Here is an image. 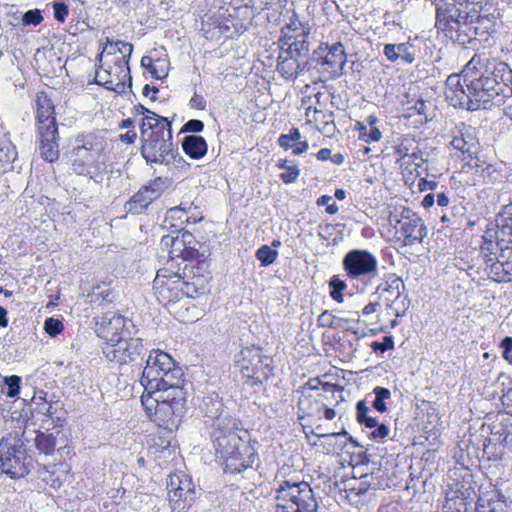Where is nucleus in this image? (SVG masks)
I'll return each instance as SVG.
<instances>
[{
  "label": "nucleus",
  "mask_w": 512,
  "mask_h": 512,
  "mask_svg": "<svg viewBox=\"0 0 512 512\" xmlns=\"http://www.w3.org/2000/svg\"><path fill=\"white\" fill-rule=\"evenodd\" d=\"M235 366L243 377L256 383L267 381L272 373V359L263 354L259 347H244L235 355Z\"/></svg>",
  "instance_id": "nucleus-11"
},
{
  "label": "nucleus",
  "mask_w": 512,
  "mask_h": 512,
  "mask_svg": "<svg viewBox=\"0 0 512 512\" xmlns=\"http://www.w3.org/2000/svg\"><path fill=\"white\" fill-rule=\"evenodd\" d=\"M476 512H507L505 497L497 490H491L479 496L475 507Z\"/></svg>",
  "instance_id": "nucleus-22"
},
{
  "label": "nucleus",
  "mask_w": 512,
  "mask_h": 512,
  "mask_svg": "<svg viewBox=\"0 0 512 512\" xmlns=\"http://www.w3.org/2000/svg\"><path fill=\"white\" fill-rule=\"evenodd\" d=\"M291 53L280 49L277 59V71L285 79H296L308 65V60H303Z\"/></svg>",
  "instance_id": "nucleus-20"
},
{
  "label": "nucleus",
  "mask_w": 512,
  "mask_h": 512,
  "mask_svg": "<svg viewBox=\"0 0 512 512\" xmlns=\"http://www.w3.org/2000/svg\"><path fill=\"white\" fill-rule=\"evenodd\" d=\"M150 201L144 194V192L139 189L137 193H135L126 203L125 209L127 212L132 213L134 215H139L143 213L150 205Z\"/></svg>",
  "instance_id": "nucleus-34"
},
{
  "label": "nucleus",
  "mask_w": 512,
  "mask_h": 512,
  "mask_svg": "<svg viewBox=\"0 0 512 512\" xmlns=\"http://www.w3.org/2000/svg\"><path fill=\"white\" fill-rule=\"evenodd\" d=\"M105 146V138L100 132L79 134L67 153L72 171L88 176L95 183H102L107 169L102 159Z\"/></svg>",
  "instance_id": "nucleus-4"
},
{
  "label": "nucleus",
  "mask_w": 512,
  "mask_h": 512,
  "mask_svg": "<svg viewBox=\"0 0 512 512\" xmlns=\"http://www.w3.org/2000/svg\"><path fill=\"white\" fill-rule=\"evenodd\" d=\"M503 443L509 449H512V422L507 428L503 431Z\"/></svg>",
  "instance_id": "nucleus-64"
},
{
  "label": "nucleus",
  "mask_w": 512,
  "mask_h": 512,
  "mask_svg": "<svg viewBox=\"0 0 512 512\" xmlns=\"http://www.w3.org/2000/svg\"><path fill=\"white\" fill-rule=\"evenodd\" d=\"M483 0H440L436 6V28L462 46L485 36L494 26L493 15H481Z\"/></svg>",
  "instance_id": "nucleus-2"
},
{
  "label": "nucleus",
  "mask_w": 512,
  "mask_h": 512,
  "mask_svg": "<svg viewBox=\"0 0 512 512\" xmlns=\"http://www.w3.org/2000/svg\"><path fill=\"white\" fill-rule=\"evenodd\" d=\"M189 104H190L191 108L198 109V110H205V108H206L205 98L202 95L197 94L196 92L191 97Z\"/></svg>",
  "instance_id": "nucleus-61"
},
{
  "label": "nucleus",
  "mask_w": 512,
  "mask_h": 512,
  "mask_svg": "<svg viewBox=\"0 0 512 512\" xmlns=\"http://www.w3.org/2000/svg\"><path fill=\"white\" fill-rule=\"evenodd\" d=\"M389 223L395 229L399 239H403L406 246L421 243L427 235V228L423 220L410 208L402 207L389 215Z\"/></svg>",
  "instance_id": "nucleus-14"
},
{
  "label": "nucleus",
  "mask_w": 512,
  "mask_h": 512,
  "mask_svg": "<svg viewBox=\"0 0 512 512\" xmlns=\"http://www.w3.org/2000/svg\"><path fill=\"white\" fill-rule=\"evenodd\" d=\"M141 155L150 165L160 164L169 166L183 161L172 143L171 122L152 113L140 122Z\"/></svg>",
  "instance_id": "nucleus-3"
},
{
  "label": "nucleus",
  "mask_w": 512,
  "mask_h": 512,
  "mask_svg": "<svg viewBox=\"0 0 512 512\" xmlns=\"http://www.w3.org/2000/svg\"><path fill=\"white\" fill-rule=\"evenodd\" d=\"M141 66L147 69L155 79H164L168 75V63L166 60H153L149 56H143Z\"/></svg>",
  "instance_id": "nucleus-31"
},
{
  "label": "nucleus",
  "mask_w": 512,
  "mask_h": 512,
  "mask_svg": "<svg viewBox=\"0 0 512 512\" xmlns=\"http://www.w3.org/2000/svg\"><path fill=\"white\" fill-rule=\"evenodd\" d=\"M63 323L59 319L55 318H48L46 319L44 323V329L47 334H49L52 337L57 336L63 331Z\"/></svg>",
  "instance_id": "nucleus-47"
},
{
  "label": "nucleus",
  "mask_w": 512,
  "mask_h": 512,
  "mask_svg": "<svg viewBox=\"0 0 512 512\" xmlns=\"http://www.w3.org/2000/svg\"><path fill=\"white\" fill-rule=\"evenodd\" d=\"M182 149L191 159H201L207 153L206 140L199 135H188L182 140Z\"/></svg>",
  "instance_id": "nucleus-25"
},
{
  "label": "nucleus",
  "mask_w": 512,
  "mask_h": 512,
  "mask_svg": "<svg viewBox=\"0 0 512 512\" xmlns=\"http://www.w3.org/2000/svg\"><path fill=\"white\" fill-rule=\"evenodd\" d=\"M45 395H46V393L41 391L40 395L38 397L34 396V398H33V401L36 405V408H35L36 411L43 415H44L45 409H47L46 407H48V405H49V403L46 401Z\"/></svg>",
  "instance_id": "nucleus-62"
},
{
  "label": "nucleus",
  "mask_w": 512,
  "mask_h": 512,
  "mask_svg": "<svg viewBox=\"0 0 512 512\" xmlns=\"http://www.w3.org/2000/svg\"><path fill=\"white\" fill-rule=\"evenodd\" d=\"M174 236L175 233L173 231L170 234L164 235L160 241L161 250L166 251L168 255L170 254V250L172 249L174 244Z\"/></svg>",
  "instance_id": "nucleus-60"
},
{
  "label": "nucleus",
  "mask_w": 512,
  "mask_h": 512,
  "mask_svg": "<svg viewBox=\"0 0 512 512\" xmlns=\"http://www.w3.org/2000/svg\"><path fill=\"white\" fill-rule=\"evenodd\" d=\"M308 385L310 386V388L312 390H316L319 388V386L321 385L322 386V389L324 390V392L326 393H334L335 391H339V386L335 385V384H331V383H321V381L318 379V378H314V379H311L309 382H308Z\"/></svg>",
  "instance_id": "nucleus-53"
},
{
  "label": "nucleus",
  "mask_w": 512,
  "mask_h": 512,
  "mask_svg": "<svg viewBox=\"0 0 512 512\" xmlns=\"http://www.w3.org/2000/svg\"><path fill=\"white\" fill-rule=\"evenodd\" d=\"M281 31L297 32L300 33V35L310 33V29L304 27V25L297 18H291L290 22L284 26Z\"/></svg>",
  "instance_id": "nucleus-51"
},
{
  "label": "nucleus",
  "mask_w": 512,
  "mask_h": 512,
  "mask_svg": "<svg viewBox=\"0 0 512 512\" xmlns=\"http://www.w3.org/2000/svg\"><path fill=\"white\" fill-rule=\"evenodd\" d=\"M4 383L6 384L7 396L10 398L16 397L20 392V383L21 378L17 375H12L4 378Z\"/></svg>",
  "instance_id": "nucleus-46"
},
{
  "label": "nucleus",
  "mask_w": 512,
  "mask_h": 512,
  "mask_svg": "<svg viewBox=\"0 0 512 512\" xmlns=\"http://www.w3.org/2000/svg\"><path fill=\"white\" fill-rule=\"evenodd\" d=\"M43 21V16L39 9H31L24 13L22 22L24 25L37 26Z\"/></svg>",
  "instance_id": "nucleus-48"
},
{
  "label": "nucleus",
  "mask_w": 512,
  "mask_h": 512,
  "mask_svg": "<svg viewBox=\"0 0 512 512\" xmlns=\"http://www.w3.org/2000/svg\"><path fill=\"white\" fill-rule=\"evenodd\" d=\"M140 384L144 391L141 396V403L145 410L149 413L154 411L155 421L158 425L169 431L177 430L180 426L184 411H176L173 401L166 399L163 392L159 390L148 389L146 381L140 380Z\"/></svg>",
  "instance_id": "nucleus-8"
},
{
  "label": "nucleus",
  "mask_w": 512,
  "mask_h": 512,
  "mask_svg": "<svg viewBox=\"0 0 512 512\" xmlns=\"http://www.w3.org/2000/svg\"><path fill=\"white\" fill-rule=\"evenodd\" d=\"M277 166L280 169H284L286 171V172H283L280 174V179L284 183H286V184L293 183L297 180V178L300 174V170L298 169V167L295 164H289L288 160L281 159L278 161Z\"/></svg>",
  "instance_id": "nucleus-38"
},
{
  "label": "nucleus",
  "mask_w": 512,
  "mask_h": 512,
  "mask_svg": "<svg viewBox=\"0 0 512 512\" xmlns=\"http://www.w3.org/2000/svg\"><path fill=\"white\" fill-rule=\"evenodd\" d=\"M495 260H500L502 263L503 273L498 276V282H510L512 281V264L506 259V256L501 252L495 256Z\"/></svg>",
  "instance_id": "nucleus-44"
},
{
  "label": "nucleus",
  "mask_w": 512,
  "mask_h": 512,
  "mask_svg": "<svg viewBox=\"0 0 512 512\" xmlns=\"http://www.w3.org/2000/svg\"><path fill=\"white\" fill-rule=\"evenodd\" d=\"M125 323L126 319L122 315L108 311L97 319V332L105 340L104 343H116L117 340L123 338Z\"/></svg>",
  "instance_id": "nucleus-18"
},
{
  "label": "nucleus",
  "mask_w": 512,
  "mask_h": 512,
  "mask_svg": "<svg viewBox=\"0 0 512 512\" xmlns=\"http://www.w3.org/2000/svg\"><path fill=\"white\" fill-rule=\"evenodd\" d=\"M119 46L120 45L118 44V40L113 41L109 37H106V44H105V46H103L102 50L96 57L97 63L102 62L103 56L105 53H106L107 58H109V57L113 58L115 56H118L119 55Z\"/></svg>",
  "instance_id": "nucleus-43"
},
{
  "label": "nucleus",
  "mask_w": 512,
  "mask_h": 512,
  "mask_svg": "<svg viewBox=\"0 0 512 512\" xmlns=\"http://www.w3.org/2000/svg\"><path fill=\"white\" fill-rule=\"evenodd\" d=\"M183 376L184 373L182 369L176 366L174 362L173 368H166L165 372L160 373L158 377L154 378L150 384H148V389L162 391L166 399H170L173 401V404H176L174 406L176 411L186 412L187 391Z\"/></svg>",
  "instance_id": "nucleus-10"
},
{
  "label": "nucleus",
  "mask_w": 512,
  "mask_h": 512,
  "mask_svg": "<svg viewBox=\"0 0 512 512\" xmlns=\"http://www.w3.org/2000/svg\"><path fill=\"white\" fill-rule=\"evenodd\" d=\"M37 121L38 130L41 127H50V125L57 126L54 116V105L52 101L44 93L37 95Z\"/></svg>",
  "instance_id": "nucleus-23"
},
{
  "label": "nucleus",
  "mask_w": 512,
  "mask_h": 512,
  "mask_svg": "<svg viewBox=\"0 0 512 512\" xmlns=\"http://www.w3.org/2000/svg\"><path fill=\"white\" fill-rule=\"evenodd\" d=\"M241 435H230V438L212 439L216 456L224 461L225 473H242L252 467L256 460V452L250 444L247 430H240Z\"/></svg>",
  "instance_id": "nucleus-5"
},
{
  "label": "nucleus",
  "mask_w": 512,
  "mask_h": 512,
  "mask_svg": "<svg viewBox=\"0 0 512 512\" xmlns=\"http://www.w3.org/2000/svg\"><path fill=\"white\" fill-rule=\"evenodd\" d=\"M451 145L454 149L467 153L469 157H472L477 148L476 140L467 131L461 133L460 136L453 137Z\"/></svg>",
  "instance_id": "nucleus-35"
},
{
  "label": "nucleus",
  "mask_w": 512,
  "mask_h": 512,
  "mask_svg": "<svg viewBox=\"0 0 512 512\" xmlns=\"http://www.w3.org/2000/svg\"><path fill=\"white\" fill-rule=\"evenodd\" d=\"M501 347L503 348V357L510 364H512V337L506 336L501 341Z\"/></svg>",
  "instance_id": "nucleus-57"
},
{
  "label": "nucleus",
  "mask_w": 512,
  "mask_h": 512,
  "mask_svg": "<svg viewBox=\"0 0 512 512\" xmlns=\"http://www.w3.org/2000/svg\"><path fill=\"white\" fill-rule=\"evenodd\" d=\"M482 253L485 254L487 259V263L491 262L490 265V274L492 275V278L498 282V276H501L503 273L502 263L500 260H495V257H491V255H497L493 248V242L492 241H485L484 244L481 247Z\"/></svg>",
  "instance_id": "nucleus-36"
},
{
  "label": "nucleus",
  "mask_w": 512,
  "mask_h": 512,
  "mask_svg": "<svg viewBox=\"0 0 512 512\" xmlns=\"http://www.w3.org/2000/svg\"><path fill=\"white\" fill-rule=\"evenodd\" d=\"M203 129H204V123L201 120L191 119L183 125L181 131L182 132L199 133V132H202Z\"/></svg>",
  "instance_id": "nucleus-55"
},
{
  "label": "nucleus",
  "mask_w": 512,
  "mask_h": 512,
  "mask_svg": "<svg viewBox=\"0 0 512 512\" xmlns=\"http://www.w3.org/2000/svg\"><path fill=\"white\" fill-rule=\"evenodd\" d=\"M512 69L486 53L474 54L461 72L448 76L446 99L468 111L489 110L512 95Z\"/></svg>",
  "instance_id": "nucleus-1"
},
{
  "label": "nucleus",
  "mask_w": 512,
  "mask_h": 512,
  "mask_svg": "<svg viewBox=\"0 0 512 512\" xmlns=\"http://www.w3.org/2000/svg\"><path fill=\"white\" fill-rule=\"evenodd\" d=\"M301 138V134L298 128H291L289 130L288 134H282L279 139L278 143L279 146L282 147L285 150H288L293 147L294 143L298 142Z\"/></svg>",
  "instance_id": "nucleus-42"
},
{
  "label": "nucleus",
  "mask_w": 512,
  "mask_h": 512,
  "mask_svg": "<svg viewBox=\"0 0 512 512\" xmlns=\"http://www.w3.org/2000/svg\"><path fill=\"white\" fill-rule=\"evenodd\" d=\"M507 380V383H502L501 401L504 405H512V378L507 377Z\"/></svg>",
  "instance_id": "nucleus-54"
},
{
  "label": "nucleus",
  "mask_w": 512,
  "mask_h": 512,
  "mask_svg": "<svg viewBox=\"0 0 512 512\" xmlns=\"http://www.w3.org/2000/svg\"><path fill=\"white\" fill-rule=\"evenodd\" d=\"M119 46V55L115 56L114 58L120 60V63L129 65L132 52H133V45L129 42H124L121 40H118Z\"/></svg>",
  "instance_id": "nucleus-45"
},
{
  "label": "nucleus",
  "mask_w": 512,
  "mask_h": 512,
  "mask_svg": "<svg viewBox=\"0 0 512 512\" xmlns=\"http://www.w3.org/2000/svg\"><path fill=\"white\" fill-rule=\"evenodd\" d=\"M370 411L369 407L366 405L364 400H360L356 404V418L357 421L363 422V420L369 417L368 412Z\"/></svg>",
  "instance_id": "nucleus-58"
},
{
  "label": "nucleus",
  "mask_w": 512,
  "mask_h": 512,
  "mask_svg": "<svg viewBox=\"0 0 512 512\" xmlns=\"http://www.w3.org/2000/svg\"><path fill=\"white\" fill-rule=\"evenodd\" d=\"M54 9V18L60 22L64 23L68 16V6L61 1H54L52 3Z\"/></svg>",
  "instance_id": "nucleus-50"
},
{
  "label": "nucleus",
  "mask_w": 512,
  "mask_h": 512,
  "mask_svg": "<svg viewBox=\"0 0 512 512\" xmlns=\"http://www.w3.org/2000/svg\"><path fill=\"white\" fill-rule=\"evenodd\" d=\"M17 152L11 143H5L0 146V172L6 171L12 162L16 159Z\"/></svg>",
  "instance_id": "nucleus-39"
},
{
  "label": "nucleus",
  "mask_w": 512,
  "mask_h": 512,
  "mask_svg": "<svg viewBox=\"0 0 512 512\" xmlns=\"http://www.w3.org/2000/svg\"><path fill=\"white\" fill-rule=\"evenodd\" d=\"M167 491L169 506L173 512H188L201 494V489L183 472L169 475Z\"/></svg>",
  "instance_id": "nucleus-12"
},
{
  "label": "nucleus",
  "mask_w": 512,
  "mask_h": 512,
  "mask_svg": "<svg viewBox=\"0 0 512 512\" xmlns=\"http://www.w3.org/2000/svg\"><path fill=\"white\" fill-rule=\"evenodd\" d=\"M510 244H512V224L505 223L498 227L496 231V242L493 243V247L500 252L503 249H509Z\"/></svg>",
  "instance_id": "nucleus-37"
},
{
  "label": "nucleus",
  "mask_w": 512,
  "mask_h": 512,
  "mask_svg": "<svg viewBox=\"0 0 512 512\" xmlns=\"http://www.w3.org/2000/svg\"><path fill=\"white\" fill-rule=\"evenodd\" d=\"M309 34L310 33H306L292 38L291 36H288V40L290 42L285 46H280V49L292 52L291 54L303 60H307L310 51V44L308 42Z\"/></svg>",
  "instance_id": "nucleus-27"
},
{
  "label": "nucleus",
  "mask_w": 512,
  "mask_h": 512,
  "mask_svg": "<svg viewBox=\"0 0 512 512\" xmlns=\"http://www.w3.org/2000/svg\"><path fill=\"white\" fill-rule=\"evenodd\" d=\"M169 180L167 178L156 177L148 182L147 185L141 187L150 203L157 200L168 187Z\"/></svg>",
  "instance_id": "nucleus-32"
},
{
  "label": "nucleus",
  "mask_w": 512,
  "mask_h": 512,
  "mask_svg": "<svg viewBox=\"0 0 512 512\" xmlns=\"http://www.w3.org/2000/svg\"><path fill=\"white\" fill-rule=\"evenodd\" d=\"M343 269L351 279L374 277L377 274L378 261L368 250L353 249L342 260Z\"/></svg>",
  "instance_id": "nucleus-16"
},
{
  "label": "nucleus",
  "mask_w": 512,
  "mask_h": 512,
  "mask_svg": "<svg viewBox=\"0 0 512 512\" xmlns=\"http://www.w3.org/2000/svg\"><path fill=\"white\" fill-rule=\"evenodd\" d=\"M102 352L106 359L120 366L132 364L140 370L143 366L147 349L141 338H121L116 343H104Z\"/></svg>",
  "instance_id": "nucleus-13"
},
{
  "label": "nucleus",
  "mask_w": 512,
  "mask_h": 512,
  "mask_svg": "<svg viewBox=\"0 0 512 512\" xmlns=\"http://www.w3.org/2000/svg\"><path fill=\"white\" fill-rule=\"evenodd\" d=\"M173 359L166 352L160 350L151 351L145 360V366L142 370L141 379L147 383L158 377L165 369L173 368Z\"/></svg>",
  "instance_id": "nucleus-19"
},
{
  "label": "nucleus",
  "mask_w": 512,
  "mask_h": 512,
  "mask_svg": "<svg viewBox=\"0 0 512 512\" xmlns=\"http://www.w3.org/2000/svg\"><path fill=\"white\" fill-rule=\"evenodd\" d=\"M398 60L401 59L405 63H412L414 61V54L410 52L412 45L409 43L396 44Z\"/></svg>",
  "instance_id": "nucleus-49"
},
{
  "label": "nucleus",
  "mask_w": 512,
  "mask_h": 512,
  "mask_svg": "<svg viewBox=\"0 0 512 512\" xmlns=\"http://www.w3.org/2000/svg\"><path fill=\"white\" fill-rule=\"evenodd\" d=\"M412 162H414L415 170H416L417 168L422 166L424 159L417 152H413V153L405 152V154H403V164L408 166Z\"/></svg>",
  "instance_id": "nucleus-56"
},
{
  "label": "nucleus",
  "mask_w": 512,
  "mask_h": 512,
  "mask_svg": "<svg viewBox=\"0 0 512 512\" xmlns=\"http://www.w3.org/2000/svg\"><path fill=\"white\" fill-rule=\"evenodd\" d=\"M40 135V153L44 160L54 162L59 158L58 148V128L50 125V127H41Z\"/></svg>",
  "instance_id": "nucleus-21"
},
{
  "label": "nucleus",
  "mask_w": 512,
  "mask_h": 512,
  "mask_svg": "<svg viewBox=\"0 0 512 512\" xmlns=\"http://www.w3.org/2000/svg\"><path fill=\"white\" fill-rule=\"evenodd\" d=\"M404 290L403 280L395 275H392L384 284L377 287V293L388 302H393L400 298Z\"/></svg>",
  "instance_id": "nucleus-26"
},
{
  "label": "nucleus",
  "mask_w": 512,
  "mask_h": 512,
  "mask_svg": "<svg viewBox=\"0 0 512 512\" xmlns=\"http://www.w3.org/2000/svg\"><path fill=\"white\" fill-rule=\"evenodd\" d=\"M318 55L317 63L323 67V72L331 74L332 77L339 76L346 64V54L342 43L338 42L332 46H319L314 52Z\"/></svg>",
  "instance_id": "nucleus-17"
},
{
  "label": "nucleus",
  "mask_w": 512,
  "mask_h": 512,
  "mask_svg": "<svg viewBox=\"0 0 512 512\" xmlns=\"http://www.w3.org/2000/svg\"><path fill=\"white\" fill-rule=\"evenodd\" d=\"M95 82L103 85L106 89L116 93H123L128 86H132V77L130 67L127 64L120 63L116 58L107 59L105 63L96 64Z\"/></svg>",
  "instance_id": "nucleus-15"
},
{
  "label": "nucleus",
  "mask_w": 512,
  "mask_h": 512,
  "mask_svg": "<svg viewBox=\"0 0 512 512\" xmlns=\"http://www.w3.org/2000/svg\"><path fill=\"white\" fill-rule=\"evenodd\" d=\"M197 255L198 250L194 246H185L178 236H174V244L169 254L171 261L178 257L182 258L183 261H186L196 258Z\"/></svg>",
  "instance_id": "nucleus-33"
},
{
  "label": "nucleus",
  "mask_w": 512,
  "mask_h": 512,
  "mask_svg": "<svg viewBox=\"0 0 512 512\" xmlns=\"http://www.w3.org/2000/svg\"><path fill=\"white\" fill-rule=\"evenodd\" d=\"M328 284L331 298L338 303H342L344 301L343 291L347 288L346 282L338 276H333Z\"/></svg>",
  "instance_id": "nucleus-40"
},
{
  "label": "nucleus",
  "mask_w": 512,
  "mask_h": 512,
  "mask_svg": "<svg viewBox=\"0 0 512 512\" xmlns=\"http://www.w3.org/2000/svg\"><path fill=\"white\" fill-rule=\"evenodd\" d=\"M201 409L204 412L205 416L213 420V422L218 421V419L224 416L227 411L224 409V405L222 401L218 398V395H209L203 398Z\"/></svg>",
  "instance_id": "nucleus-28"
},
{
  "label": "nucleus",
  "mask_w": 512,
  "mask_h": 512,
  "mask_svg": "<svg viewBox=\"0 0 512 512\" xmlns=\"http://www.w3.org/2000/svg\"><path fill=\"white\" fill-rule=\"evenodd\" d=\"M276 492L278 504H287L290 511L317 512L318 503L306 481L285 480L279 484Z\"/></svg>",
  "instance_id": "nucleus-9"
},
{
  "label": "nucleus",
  "mask_w": 512,
  "mask_h": 512,
  "mask_svg": "<svg viewBox=\"0 0 512 512\" xmlns=\"http://www.w3.org/2000/svg\"><path fill=\"white\" fill-rule=\"evenodd\" d=\"M34 443L37 450L45 455H52L57 445L56 436L48 431H34Z\"/></svg>",
  "instance_id": "nucleus-29"
},
{
  "label": "nucleus",
  "mask_w": 512,
  "mask_h": 512,
  "mask_svg": "<svg viewBox=\"0 0 512 512\" xmlns=\"http://www.w3.org/2000/svg\"><path fill=\"white\" fill-rule=\"evenodd\" d=\"M193 270V267L188 268L186 264L182 272H180V268L177 271H172L170 268L159 269L153 282L158 299L166 303L175 302L183 294L189 293V291H184V286L188 288L192 285L195 291L203 289L207 279L203 276H196Z\"/></svg>",
  "instance_id": "nucleus-7"
},
{
  "label": "nucleus",
  "mask_w": 512,
  "mask_h": 512,
  "mask_svg": "<svg viewBox=\"0 0 512 512\" xmlns=\"http://www.w3.org/2000/svg\"><path fill=\"white\" fill-rule=\"evenodd\" d=\"M383 52H384V55L387 57V59L390 60L391 62H395L398 60L396 44H386L384 46Z\"/></svg>",
  "instance_id": "nucleus-63"
},
{
  "label": "nucleus",
  "mask_w": 512,
  "mask_h": 512,
  "mask_svg": "<svg viewBox=\"0 0 512 512\" xmlns=\"http://www.w3.org/2000/svg\"><path fill=\"white\" fill-rule=\"evenodd\" d=\"M240 430L237 420L229 413H226L224 416L220 417L218 421L213 422L211 438H230V435H241Z\"/></svg>",
  "instance_id": "nucleus-24"
},
{
  "label": "nucleus",
  "mask_w": 512,
  "mask_h": 512,
  "mask_svg": "<svg viewBox=\"0 0 512 512\" xmlns=\"http://www.w3.org/2000/svg\"><path fill=\"white\" fill-rule=\"evenodd\" d=\"M375 352L384 353L387 350L394 348V340L392 336H385L382 342H373L371 345Z\"/></svg>",
  "instance_id": "nucleus-52"
},
{
  "label": "nucleus",
  "mask_w": 512,
  "mask_h": 512,
  "mask_svg": "<svg viewBox=\"0 0 512 512\" xmlns=\"http://www.w3.org/2000/svg\"><path fill=\"white\" fill-rule=\"evenodd\" d=\"M374 428L375 429L370 434L373 439H384L389 435V428L383 423H378Z\"/></svg>",
  "instance_id": "nucleus-59"
},
{
  "label": "nucleus",
  "mask_w": 512,
  "mask_h": 512,
  "mask_svg": "<svg viewBox=\"0 0 512 512\" xmlns=\"http://www.w3.org/2000/svg\"><path fill=\"white\" fill-rule=\"evenodd\" d=\"M277 256L278 252L268 245L261 246L256 252V257L262 266H269L270 264L274 263L277 259Z\"/></svg>",
  "instance_id": "nucleus-41"
},
{
  "label": "nucleus",
  "mask_w": 512,
  "mask_h": 512,
  "mask_svg": "<svg viewBox=\"0 0 512 512\" xmlns=\"http://www.w3.org/2000/svg\"><path fill=\"white\" fill-rule=\"evenodd\" d=\"M30 439L25 429L18 428L0 440V473L11 479L26 476L32 467V457L27 454L26 443Z\"/></svg>",
  "instance_id": "nucleus-6"
},
{
  "label": "nucleus",
  "mask_w": 512,
  "mask_h": 512,
  "mask_svg": "<svg viewBox=\"0 0 512 512\" xmlns=\"http://www.w3.org/2000/svg\"><path fill=\"white\" fill-rule=\"evenodd\" d=\"M360 321V315L358 311H354L351 313V317L349 318H343V317H336L332 315L330 312L325 310L322 312L318 317V324L321 327H329V328H335L340 327L342 323H348V322H359Z\"/></svg>",
  "instance_id": "nucleus-30"
}]
</instances>
